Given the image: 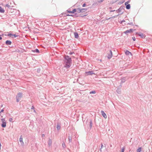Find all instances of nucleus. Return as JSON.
Instances as JSON below:
<instances>
[{
  "label": "nucleus",
  "instance_id": "f257e3e1",
  "mask_svg": "<svg viewBox=\"0 0 152 152\" xmlns=\"http://www.w3.org/2000/svg\"><path fill=\"white\" fill-rule=\"evenodd\" d=\"M64 59V67L67 69L69 68L71 65V58L69 56H65Z\"/></svg>",
  "mask_w": 152,
  "mask_h": 152
},
{
  "label": "nucleus",
  "instance_id": "f03ea898",
  "mask_svg": "<svg viewBox=\"0 0 152 152\" xmlns=\"http://www.w3.org/2000/svg\"><path fill=\"white\" fill-rule=\"evenodd\" d=\"M22 97V93H18L16 96V101L17 102H19L20 99Z\"/></svg>",
  "mask_w": 152,
  "mask_h": 152
},
{
  "label": "nucleus",
  "instance_id": "7ed1b4c3",
  "mask_svg": "<svg viewBox=\"0 0 152 152\" xmlns=\"http://www.w3.org/2000/svg\"><path fill=\"white\" fill-rule=\"evenodd\" d=\"M1 121L2 122V124L1 125V126L4 128L6 127V123L5 119L4 118H2Z\"/></svg>",
  "mask_w": 152,
  "mask_h": 152
},
{
  "label": "nucleus",
  "instance_id": "20e7f679",
  "mask_svg": "<svg viewBox=\"0 0 152 152\" xmlns=\"http://www.w3.org/2000/svg\"><path fill=\"white\" fill-rule=\"evenodd\" d=\"M135 30L134 29H133L132 28H131L129 30H126L125 31H124V33L126 34H127L128 33H130L132 32L134 30Z\"/></svg>",
  "mask_w": 152,
  "mask_h": 152
},
{
  "label": "nucleus",
  "instance_id": "39448f33",
  "mask_svg": "<svg viewBox=\"0 0 152 152\" xmlns=\"http://www.w3.org/2000/svg\"><path fill=\"white\" fill-rule=\"evenodd\" d=\"M113 56L112 52L111 50H110L109 52L108 53V56L107 57L109 59H110Z\"/></svg>",
  "mask_w": 152,
  "mask_h": 152
},
{
  "label": "nucleus",
  "instance_id": "423d86ee",
  "mask_svg": "<svg viewBox=\"0 0 152 152\" xmlns=\"http://www.w3.org/2000/svg\"><path fill=\"white\" fill-rule=\"evenodd\" d=\"M76 10H77V11H76L78 13H80L81 12H82V10H85V11H86L87 9H84V8L80 9V8H78L76 9Z\"/></svg>",
  "mask_w": 152,
  "mask_h": 152
},
{
  "label": "nucleus",
  "instance_id": "0eeeda50",
  "mask_svg": "<svg viewBox=\"0 0 152 152\" xmlns=\"http://www.w3.org/2000/svg\"><path fill=\"white\" fill-rule=\"evenodd\" d=\"M101 113L102 115L103 116L104 118H107V116L104 112L102 110L101 111Z\"/></svg>",
  "mask_w": 152,
  "mask_h": 152
},
{
  "label": "nucleus",
  "instance_id": "6e6552de",
  "mask_svg": "<svg viewBox=\"0 0 152 152\" xmlns=\"http://www.w3.org/2000/svg\"><path fill=\"white\" fill-rule=\"evenodd\" d=\"M86 73L87 74V75H92L93 74H95L94 73H93V71L86 72Z\"/></svg>",
  "mask_w": 152,
  "mask_h": 152
},
{
  "label": "nucleus",
  "instance_id": "1a4fd4ad",
  "mask_svg": "<svg viewBox=\"0 0 152 152\" xmlns=\"http://www.w3.org/2000/svg\"><path fill=\"white\" fill-rule=\"evenodd\" d=\"M19 141L20 142L22 145H24V142L23 141V137L22 135L20 136V137L19 139Z\"/></svg>",
  "mask_w": 152,
  "mask_h": 152
},
{
  "label": "nucleus",
  "instance_id": "9d476101",
  "mask_svg": "<svg viewBox=\"0 0 152 152\" xmlns=\"http://www.w3.org/2000/svg\"><path fill=\"white\" fill-rule=\"evenodd\" d=\"M123 7L121 6L118 10H116L117 13H119L121 12L122 10L123 9Z\"/></svg>",
  "mask_w": 152,
  "mask_h": 152
},
{
  "label": "nucleus",
  "instance_id": "9b49d317",
  "mask_svg": "<svg viewBox=\"0 0 152 152\" xmlns=\"http://www.w3.org/2000/svg\"><path fill=\"white\" fill-rule=\"evenodd\" d=\"M125 53L126 55H132V53L131 52H130L128 50H126L125 51Z\"/></svg>",
  "mask_w": 152,
  "mask_h": 152
},
{
  "label": "nucleus",
  "instance_id": "f8f14e48",
  "mask_svg": "<svg viewBox=\"0 0 152 152\" xmlns=\"http://www.w3.org/2000/svg\"><path fill=\"white\" fill-rule=\"evenodd\" d=\"M5 44L7 45H11L12 44V42L10 40H7L6 41Z\"/></svg>",
  "mask_w": 152,
  "mask_h": 152
},
{
  "label": "nucleus",
  "instance_id": "ddd939ff",
  "mask_svg": "<svg viewBox=\"0 0 152 152\" xmlns=\"http://www.w3.org/2000/svg\"><path fill=\"white\" fill-rule=\"evenodd\" d=\"M137 34L140 37L142 38H143L145 37V35L142 33L138 34V33H137Z\"/></svg>",
  "mask_w": 152,
  "mask_h": 152
},
{
  "label": "nucleus",
  "instance_id": "4468645a",
  "mask_svg": "<svg viewBox=\"0 0 152 152\" xmlns=\"http://www.w3.org/2000/svg\"><path fill=\"white\" fill-rule=\"evenodd\" d=\"M61 125L58 123H57V130H59L61 129Z\"/></svg>",
  "mask_w": 152,
  "mask_h": 152
},
{
  "label": "nucleus",
  "instance_id": "2eb2a0df",
  "mask_svg": "<svg viewBox=\"0 0 152 152\" xmlns=\"http://www.w3.org/2000/svg\"><path fill=\"white\" fill-rule=\"evenodd\" d=\"M75 37V38L77 39L79 37L78 34L77 32H75L74 33Z\"/></svg>",
  "mask_w": 152,
  "mask_h": 152
},
{
  "label": "nucleus",
  "instance_id": "dca6fc26",
  "mask_svg": "<svg viewBox=\"0 0 152 152\" xmlns=\"http://www.w3.org/2000/svg\"><path fill=\"white\" fill-rule=\"evenodd\" d=\"M48 145L49 146L51 145L52 143V140L51 139H49V140L48 141Z\"/></svg>",
  "mask_w": 152,
  "mask_h": 152
},
{
  "label": "nucleus",
  "instance_id": "f3484780",
  "mask_svg": "<svg viewBox=\"0 0 152 152\" xmlns=\"http://www.w3.org/2000/svg\"><path fill=\"white\" fill-rule=\"evenodd\" d=\"M4 9L0 6V12L4 13Z\"/></svg>",
  "mask_w": 152,
  "mask_h": 152
},
{
  "label": "nucleus",
  "instance_id": "a211bd4d",
  "mask_svg": "<svg viewBox=\"0 0 152 152\" xmlns=\"http://www.w3.org/2000/svg\"><path fill=\"white\" fill-rule=\"evenodd\" d=\"M32 51L34 53H39V50L37 49H36L33 50Z\"/></svg>",
  "mask_w": 152,
  "mask_h": 152
},
{
  "label": "nucleus",
  "instance_id": "6ab92c4d",
  "mask_svg": "<svg viewBox=\"0 0 152 152\" xmlns=\"http://www.w3.org/2000/svg\"><path fill=\"white\" fill-rule=\"evenodd\" d=\"M126 8L127 10H129L130 8V4H128L126 6Z\"/></svg>",
  "mask_w": 152,
  "mask_h": 152
},
{
  "label": "nucleus",
  "instance_id": "aec40b11",
  "mask_svg": "<svg viewBox=\"0 0 152 152\" xmlns=\"http://www.w3.org/2000/svg\"><path fill=\"white\" fill-rule=\"evenodd\" d=\"M92 126V122L91 120L89 122V127L91 128Z\"/></svg>",
  "mask_w": 152,
  "mask_h": 152
},
{
  "label": "nucleus",
  "instance_id": "412c9836",
  "mask_svg": "<svg viewBox=\"0 0 152 152\" xmlns=\"http://www.w3.org/2000/svg\"><path fill=\"white\" fill-rule=\"evenodd\" d=\"M117 92L118 94H120L121 92V90L120 89L118 88L117 90Z\"/></svg>",
  "mask_w": 152,
  "mask_h": 152
},
{
  "label": "nucleus",
  "instance_id": "4be33fe9",
  "mask_svg": "<svg viewBox=\"0 0 152 152\" xmlns=\"http://www.w3.org/2000/svg\"><path fill=\"white\" fill-rule=\"evenodd\" d=\"M141 150V148L140 147L138 148L137 150V152H140Z\"/></svg>",
  "mask_w": 152,
  "mask_h": 152
},
{
  "label": "nucleus",
  "instance_id": "5701e85b",
  "mask_svg": "<svg viewBox=\"0 0 152 152\" xmlns=\"http://www.w3.org/2000/svg\"><path fill=\"white\" fill-rule=\"evenodd\" d=\"M68 139L69 140V142H72V138L70 136H69V137L68 136Z\"/></svg>",
  "mask_w": 152,
  "mask_h": 152
},
{
  "label": "nucleus",
  "instance_id": "b1692460",
  "mask_svg": "<svg viewBox=\"0 0 152 152\" xmlns=\"http://www.w3.org/2000/svg\"><path fill=\"white\" fill-rule=\"evenodd\" d=\"M96 93V91H91L90 92V94H95Z\"/></svg>",
  "mask_w": 152,
  "mask_h": 152
},
{
  "label": "nucleus",
  "instance_id": "393cba45",
  "mask_svg": "<svg viewBox=\"0 0 152 152\" xmlns=\"http://www.w3.org/2000/svg\"><path fill=\"white\" fill-rule=\"evenodd\" d=\"M76 11H77L76 9H74L72 11V13H75V12H77Z\"/></svg>",
  "mask_w": 152,
  "mask_h": 152
},
{
  "label": "nucleus",
  "instance_id": "a878e982",
  "mask_svg": "<svg viewBox=\"0 0 152 152\" xmlns=\"http://www.w3.org/2000/svg\"><path fill=\"white\" fill-rule=\"evenodd\" d=\"M62 147L64 148H66V145L64 142H63L62 144Z\"/></svg>",
  "mask_w": 152,
  "mask_h": 152
},
{
  "label": "nucleus",
  "instance_id": "bb28decb",
  "mask_svg": "<svg viewBox=\"0 0 152 152\" xmlns=\"http://www.w3.org/2000/svg\"><path fill=\"white\" fill-rule=\"evenodd\" d=\"M13 36L15 38H16L18 36V35H16V34H13Z\"/></svg>",
  "mask_w": 152,
  "mask_h": 152
},
{
  "label": "nucleus",
  "instance_id": "cd10ccee",
  "mask_svg": "<svg viewBox=\"0 0 152 152\" xmlns=\"http://www.w3.org/2000/svg\"><path fill=\"white\" fill-rule=\"evenodd\" d=\"M124 149H125V148L124 147H123L122 148V149H121V152H124Z\"/></svg>",
  "mask_w": 152,
  "mask_h": 152
},
{
  "label": "nucleus",
  "instance_id": "c85d7f7f",
  "mask_svg": "<svg viewBox=\"0 0 152 152\" xmlns=\"http://www.w3.org/2000/svg\"><path fill=\"white\" fill-rule=\"evenodd\" d=\"M6 7H7L8 8H9L10 7V6L8 4H7L6 5Z\"/></svg>",
  "mask_w": 152,
  "mask_h": 152
},
{
  "label": "nucleus",
  "instance_id": "c756f323",
  "mask_svg": "<svg viewBox=\"0 0 152 152\" xmlns=\"http://www.w3.org/2000/svg\"><path fill=\"white\" fill-rule=\"evenodd\" d=\"M12 120H13V119L12 118H10V119H9V121L10 122H12Z\"/></svg>",
  "mask_w": 152,
  "mask_h": 152
},
{
  "label": "nucleus",
  "instance_id": "7c9ffc66",
  "mask_svg": "<svg viewBox=\"0 0 152 152\" xmlns=\"http://www.w3.org/2000/svg\"><path fill=\"white\" fill-rule=\"evenodd\" d=\"M13 34H12L11 33H10L8 34V36H13Z\"/></svg>",
  "mask_w": 152,
  "mask_h": 152
},
{
  "label": "nucleus",
  "instance_id": "2f4dec72",
  "mask_svg": "<svg viewBox=\"0 0 152 152\" xmlns=\"http://www.w3.org/2000/svg\"><path fill=\"white\" fill-rule=\"evenodd\" d=\"M40 69L39 68V69H37V72H40Z\"/></svg>",
  "mask_w": 152,
  "mask_h": 152
},
{
  "label": "nucleus",
  "instance_id": "473e14b6",
  "mask_svg": "<svg viewBox=\"0 0 152 152\" xmlns=\"http://www.w3.org/2000/svg\"><path fill=\"white\" fill-rule=\"evenodd\" d=\"M121 82H122V83H124L125 82V79H122V80Z\"/></svg>",
  "mask_w": 152,
  "mask_h": 152
},
{
  "label": "nucleus",
  "instance_id": "72a5a7b5",
  "mask_svg": "<svg viewBox=\"0 0 152 152\" xmlns=\"http://www.w3.org/2000/svg\"><path fill=\"white\" fill-rule=\"evenodd\" d=\"M86 4H85V3H84V4H83V5H82V7H85V6H86Z\"/></svg>",
  "mask_w": 152,
  "mask_h": 152
},
{
  "label": "nucleus",
  "instance_id": "f704fd0d",
  "mask_svg": "<svg viewBox=\"0 0 152 152\" xmlns=\"http://www.w3.org/2000/svg\"><path fill=\"white\" fill-rule=\"evenodd\" d=\"M103 145L102 143H101V149H102L103 148Z\"/></svg>",
  "mask_w": 152,
  "mask_h": 152
},
{
  "label": "nucleus",
  "instance_id": "c9c22d12",
  "mask_svg": "<svg viewBox=\"0 0 152 152\" xmlns=\"http://www.w3.org/2000/svg\"><path fill=\"white\" fill-rule=\"evenodd\" d=\"M67 12L68 13H72V11H69V10H67Z\"/></svg>",
  "mask_w": 152,
  "mask_h": 152
},
{
  "label": "nucleus",
  "instance_id": "e433bc0d",
  "mask_svg": "<svg viewBox=\"0 0 152 152\" xmlns=\"http://www.w3.org/2000/svg\"><path fill=\"white\" fill-rule=\"evenodd\" d=\"M132 39L134 41H135V37H132Z\"/></svg>",
  "mask_w": 152,
  "mask_h": 152
},
{
  "label": "nucleus",
  "instance_id": "4c0bfd02",
  "mask_svg": "<svg viewBox=\"0 0 152 152\" xmlns=\"http://www.w3.org/2000/svg\"><path fill=\"white\" fill-rule=\"evenodd\" d=\"M125 22V20H122L121 22V23H122L123 22Z\"/></svg>",
  "mask_w": 152,
  "mask_h": 152
},
{
  "label": "nucleus",
  "instance_id": "58836bf2",
  "mask_svg": "<svg viewBox=\"0 0 152 152\" xmlns=\"http://www.w3.org/2000/svg\"><path fill=\"white\" fill-rule=\"evenodd\" d=\"M4 110L3 109H2L1 111H0V113H1V112H3L4 111Z\"/></svg>",
  "mask_w": 152,
  "mask_h": 152
},
{
  "label": "nucleus",
  "instance_id": "ea45409f",
  "mask_svg": "<svg viewBox=\"0 0 152 152\" xmlns=\"http://www.w3.org/2000/svg\"><path fill=\"white\" fill-rule=\"evenodd\" d=\"M128 4V2H126L125 3V5L126 6Z\"/></svg>",
  "mask_w": 152,
  "mask_h": 152
},
{
  "label": "nucleus",
  "instance_id": "a19ab883",
  "mask_svg": "<svg viewBox=\"0 0 152 152\" xmlns=\"http://www.w3.org/2000/svg\"><path fill=\"white\" fill-rule=\"evenodd\" d=\"M34 107L33 106H32L31 107V109H34Z\"/></svg>",
  "mask_w": 152,
  "mask_h": 152
},
{
  "label": "nucleus",
  "instance_id": "79ce46f5",
  "mask_svg": "<svg viewBox=\"0 0 152 152\" xmlns=\"http://www.w3.org/2000/svg\"><path fill=\"white\" fill-rule=\"evenodd\" d=\"M129 24L130 25H132V23H129Z\"/></svg>",
  "mask_w": 152,
  "mask_h": 152
},
{
  "label": "nucleus",
  "instance_id": "37998d69",
  "mask_svg": "<svg viewBox=\"0 0 152 152\" xmlns=\"http://www.w3.org/2000/svg\"><path fill=\"white\" fill-rule=\"evenodd\" d=\"M123 3V2H120V3H119V4H122V3Z\"/></svg>",
  "mask_w": 152,
  "mask_h": 152
},
{
  "label": "nucleus",
  "instance_id": "c03bdc74",
  "mask_svg": "<svg viewBox=\"0 0 152 152\" xmlns=\"http://www.w3.org/2000/svg\"><path fill=\"white\" fill-rule=\"evenodd\" d=\"M2 37H1V36L0 35V40H1L2 39Z\"/></svg>",
  "mask_w": 152,
  "mask_h": 152
},
{
  "label": "nucleus",
  "instance_id": "a18cd8bd",
  "mask_svg": "<svg viewBox=\"0 0 152 152\" xmlns=\"http://www.w3.org/2000/svg\"><path fill=\"white\" fill-rule=\"evenodd\" d=\"M85 11V10H82V11L83 12H84L85 11Z\"/></svg>",
  "mask_w": 152,
  "mask_h": 152
},
{
  "label": "nucleus",
  "instance_id": "49530a36",
  "mask_svg": "<svg viewBox=\"0 0 152 152\" xmlns=\"http://www.w3.org/2000/svg\"><path fill=\"white\" fill-rule=\"evenodd\" d=\"M102 149H101V148H100V151L101 152H102Z\"/></svg>",
  "mask_w": 152,
  "mask_h": 152
},
{
  "label": "nucleus",
  "instance_id": "de8ad7c7",
  "mask_svg": "<svg viewBox=\"0 0 152 152\" xmlns=\"http://www.w3.org/2000/svg\"><path fill=\"white\" fill-rule=\"evenodd\" d=\"M119 15H118L117 16H114L113 17L114 18H115V17H116L117 16Z\"/></svg>",
  "mask_w": 152,
  "mask_h": 152
},
{
  "label": "nucleus",
  "instance_id": "09e8293b",
  "mask_svg": "<svg viewBox=\"0 0 152 152\" xmlns=\"http://www.w3.org/2000/svg\"><path fill=\"white\" fill-rule=\"evenodd\" d=\"M69 54H70V55H72V52H70V53Z\"/></svg>",
  "mask_w": 152,
  "mask_h": 152
},
{
  "label": "nucleus",
  "instance_id": "8fccbe9b",
  "mask_svg": "<svg viewBox=\"0 0 152 152\" xmlns=\"http://www.w3.org/2000/svg\"><path fill=\"white\" fill-rule=\"evenodd\" d=\"M115 11V10H111V11H110V12H114Z\"/></svg>",
  "mask_w": 152,
  "mask_h": 152
},
{
  "label": "nucleus",
  "instance_id": "3c124183",
  "mask_svg": "<svg viewBox=\"0 0 152 152\" xmlns=\"http://www.w3.org/2000/svg\"><path fill=\"white\" fill-rule=\"evenodd\" d=\"M42 137H43V136H45V135H44V134H42Z\"/></svg>",
  "mask_w": 152,
  "mask_h": 152
},
{
  "label": "nucleus",
  "instance_id": "603ef678",
  "mask_svg": "<svg viewBox=\"0 0 152 152\" xmlns=\"http://www.w3.org/2000/svg\"><path fill=\"white\" fill-rule=\"evenodd\" d=\"M129 2H130L129 1H127V2H128V3H129Z\"/></svg>",
  "mask_w": 152,
  "mask_h": 152
},
{
  "label": "nucleus",
  "instance_id": "864d4df0",
  "mask_svg": "<svg viewBox=\"0 0 152 152\" xmlns=\"http://www.w3.org/2000/svg\"><path fill=\"white\" fill-rule=\"evenodd\" d=\"M34 112L36 113V111L35 110H34Z\"/></svg>",
  "mask_w": 152,
  "mask_h": 152
},
{
  "label": "nucleus",
  "instance_id": "5fc2aeb1",
  "mask_svg": "<svg viewBox=\"0 0 152 152\" xmlns=\"http://www.w3.org/2000/svg\"><path fill=\"white\" fill-rule=\"evenodd\" d=\"M67 15V16H69V15Z\"/></svg>",
  "mask_w": 152,
  "mask_h": 152
},
{
  "label": "nucleus",
  "instance_id": "6e6d98bb",
  "mask_svg": "<svg viewBox=\"0 0 152 152\" xmlns=\"http://www.w3.org/2000/svg\"><path fill=\"white\" fill-rule=\"evenodd\" d=\"M102 1H101V2H102Z\"/></svg>",
  "mask_w": 152,
  "mask_h": 152
}]
</instances>
